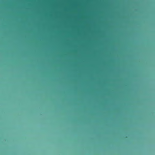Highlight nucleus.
Returning a JSON list of instances; mask_svg holds the SVG:
<instances>
[{"instance_id": "f257e3e1", "label": "nucleus", "mask_w": 155, "mask_h": 155, "mask_svg": "<svg viewBox=\"0 0 155 155\" xmlns=\"http://www.w3.org/2000/svg\"><path fill=\"white\" fill-rule=\"evenodd\" d=\"M97 137H101V136H96ZM114 137L115 136H113ZM123 137H125V138H128V137H129V136H122Z\"/></svg>"}, {"instance_id": "7ed1b4c3", "label": "nucleus", "mask_w": 155, "mask_h": 155, "mask_svg": "<svg viewBox=\"0 0 155 155\" xmlns=\"http://www.w3.org/2000/svg\"><path fill=\"white\" fill-rule=\"evenodd\" d=\"M137 137H138L139 136H137Z\"/></svg>"}, {"instance_id": "f03ea898", "label": "nucleus", "mask_w": 155, "mask_h": 155, "mask_svg": "<svg viewBox=\"0 0 155 155\" xmlns=\"http://www.w3.org/2000/svg\"><path fill=\"white\" fill-rule=\"evenodd\" d=\"M97 136H98V135H97Z\"/></svg>"}]
</instances>
